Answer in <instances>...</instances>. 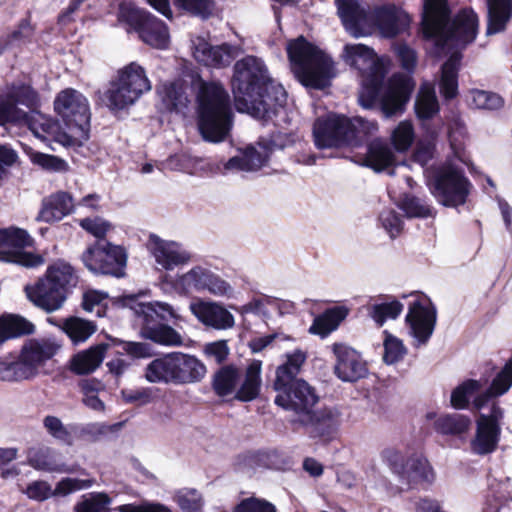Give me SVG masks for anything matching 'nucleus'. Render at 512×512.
I'll list each match as a JSON object with an SVG mask.
<instances>
[{"label": "nucleus", "mask_w": 512, "mask_h": 512, "mask_svg": "<svg viewBox=\"0 0 512 512\" xmlns=\"http://www.w3.org/2000/svg\"><path fill=\"white\" fill-rule=\"evenodd\" d=\"M231 88L238 111H246L256 119L271 120L286 105L284 87L271 77L265 63L256 56L236 61Z\"/></svg>", "instance_id": "f257e3e1"}, {"label": "nucleus", "mask_w": 512, "mask_h": 512, "mask_svg": "<svg viewBox=\"0 0 512 512\" xmlns=\"http://www.w3.org/2000/svg\"><path fill=\"white\" fill-rule=\"evenodd\" d=\"M423 8L422 36L436 47L444 48L450 41L467 45L476 39L479 19L472 9L460 11L450 21L448 0H424Z\"/></svg>", "instance_id": "f03ea898"}, {"label": "nucleus", "mask_w": 512, "mask_h": 512, "mask_svg": "<svg viewBox=\"0 0 512 512\" xmlns=\"http://www.w3.org/2000/svg\"><path fill=\"white\" fill-rule=\"evenodd\" d=\"M233 112L229 93L220 82H202L197 94V124L202 137L223 141L232 126Z\"/></svg>", "instance_id": "7ed1b4c3"}, {"label": "nucleus", "mask_w": 512, "mask_h": 512, "mask_svg": "<svg viewBox=\"0 0 512 512\" xmlns=\"http://www.w3.org/2000/svg\"><path fill=\"white\" fill-rule=\"evenodd\" d=\"M286 51L291 70L304 87L323 90L331 85L334 63L316 45L301 35L288 42Z\"/></svg>", "instance_id": "20e7f679"}, {"label": "nucleus", "mask_w": 512, "mask_h": 512, "mask_svg": "<svg viewBox=\"0 0 512 512\" xmlns=\"http://www.w3.org/2000/svg\"><path fill=\"white\" fill-rule=\"evenodd\" d=\"M116 304L134 310L136 316L141 319L140 334L144 339L167 347L183 345L181 334L169 325V322L176 317L169 304L141 303L134 295L119 297Z\"/></svg>", "instance_id": "39448f33"}, {"label": "nucleus", "mask_w": 512, "mask_h": 512, "mask_svg": "<svg viewBox=\"0 0 512 512\" xmlns=\"http://www.w3.org/2000/svg\"><path fill=\"white\" fill-rule=\"evenodd\" d=\"M376 130V124L361 117L349 118L342 114H329L317 118L314 122V144L318 149L360 146Z\"/></svg>", "instance_id": "423d86ee"}, {"label": "nucleus", "mask_w": 512, "mask_h": 512, "mask_svg": "<svg viewBox=\"0 0 512 512\" xmlns=\"http://www.w3.org/2000/svg\"><path fill=\"white\" fill-rule=\"evenodd\" d=\"M78 277L74 268L67 262L58 260L49 265L42 277L34 284L26 285L24 291L28 300L46 313L60 309Z\"/></svg>", "instance_id": "0eeeda50"}, {"label": "nucleus", "mask_w": 512, "mask_h": 512, "mask_svg": "<svg viewBox=\"0 0 512 512\" xmlns=\"http://www.w3.org/2000/svg\"><path fill=\"white\" fill-rule=\"evenodd\" d=\"M117 20L126 25L128 31L137 33L139 39L152 48H168L170 35L166 23L135 3L121 1L118 4Z\"/></svg>", "instance_id": "6e6552de"}, {"label": "nucleus", "mask_w": 512, "mask_h": 512, "mask_svg": "<svg viewBox=\"0 0 512 512\" xmlns=\"http://www.w3.org/2000/svg\"><path fill=\"white\" fill-rule=\"evenodd\" d=\"M428 187L439 204L456 208L467 202L472 184L462 168L445 163L435 169Z\"/></svg>", "instance_id": "1a4fd4ad"}, {"label": "nucleus", "mask_w": 512, "mask_h": 512, "mask_svg": "<svg viewBox=\"0 0 512 512\" xmlns=\"http://www.w3.org/2000/svg\"><path fill=\"white\" fill-rule=\"evenodd\" d=\"M54 110L75 137L80 141L89 139L91 112L82 93L73 88L60 91L54 100Z\"/></svg>", "instance_id": "9d476101"}, {"label": "nucleus", "mask_w": 512, "mask_h": 512, "mask_svg": "<svg viewBox=\"0 0 512 512\" xmlns=\"http://www.w3.org/2000/svg\"><path fill=\"white\" fill-rule=\"evenodd\" d=\"M34 245V238L26 229L14 225L0 228V263L24 268L42 266L45 263L44 256L26 250Z\"/></svg>", "instance_id": "9b49d317"}, {"label": "nucleus", "mask_w": 512, "mask_h": 512, "mask_svg": "<svg viewBox=\"0 0 512 512\" xmlns=\"http://www.w3.org/2000/svg\"><path fill=\"white\" fill-rule=\"evenodd\" d=\"M84 266L95 275L114 278L126 276L128 254L121 245L109 241H95L81 255Z\"/></svg>", "instance_id": "f8f14e48"}, {"label": "nucleus", "mask_w": 512, "mask_h": 512, "mask_svg": "<svg viewBox=\"0 0 512 512\" xmlns=\"http://www.w3.org/2000/svg\"><path fill=\"white\" fill-rule=\"evenodd\" d=\"M150 89V81L144 68L131 62L118 71L117 80L112 82L107 91L108 106L112 110H122Z\"/></svg>", "instance_id": "ddd939ff"}, {"label": "nucleus", "mask_w": 512, "mask_h": 512, "mask_svg": "<svg viewBox=\"0 0 512 512\" xmlns=\"http://www.w3.org/2000/svg\"><path fill=\"white\" fill-rule=\"evenodd\" d=\"M296 141L293 133H283L273 131L268 136L259 137L257 145L262 151H258L253 146L244 149L242 155L230 158L226 164L228 169H237L242 171H255L265 166L271 154L276 150H283L292 146Z\"/></svg>", "instance_id": "4468645a"}, {"label": "nucleus", "mask_w": 512, "mask_h": 512, "mask_svg": "<svg viewBox=\"0 0 512 512\" xmlns=\"http://www.w3.org/2000/svg\"><path fill=\"white\" fill-rule=\"evenodd\" d=\"M411 296L414 299L408 305L405 323L418 345H425L434 332L437 310L431 299L423 293L416 292Z\"/></svg>", "instance_id": "2eb2a0df"}, {"label": "nucleus", "mask_w": 512, "mask_h": 512, "mask_svg": "<svg viewBox=\"0 0 512 512\" xmlns=\"http://www.w3.org/2000/svg\"><path fill=\"white\" fill-rule=\"evenodd\" d=\"M504 418V409L498 402L491 404L489 414L479 413L476 417V432L471 440V450L477 455L493 453L501 437V422Z\"/></svg>", "instance_id": "dca6fc26"}, {"label": "nucleus", "mask_w": 512, "mask_h": 512, "mask_svg": "<svg viewBox=\"0 0 512 512\" xmlns=\"http://www.w3.org/2000/svg\"><path fill=\"white\" fill-rule=\"evenodd\" d=\"M277 392L274 403L284 410L296 414L299 420L319 402L316 389L305 380L273 387Z\"/></svg>", "instance_id": "f3484780"}, {"label": "nucleus", "mask_w": 512, "mask_h": 512, "mask_svg": "<svg viewBox=\"0 0 512 512\" xmlns=\"http://www.w3.org/2000/svg\"><path fill=\"white\" fill-rule=\"evenodd\" d=\"M59 346L45 339H29L22 346L19 356L14 361V373L18 380L32 379L39 373V368L50 360Z\"/></svg>", "instance_id": "a211bd4d"}, {"label": "nucleus", "mask_w": 512, "mask_h": 512, "mask_svg": "<svg viewBox=\"0 0 512 512\" xmlns=\"http://www.w3.org/2000/svg\"><path fill=\"white\" fill-rule=\"evenodd\" d=\"M335 358L334 375L343 382L355 383L368 374V367L361 354L344 343L331 346Z\"/></svg>", "instance_id": "6ab92c4d"}, {"label": "nucleus", "mask_w": 512, "mask_h": 512, "mask_svg": "<svg viewBox=\"0 0 512 512\" xmlns=\"http://www.w3.org/2000/svg\"><path fill=\"white\" fill-rule=\"evenodd\" d=\"M413 83L403 75H393L385 87L377 108L385 117L403 114L410 99Z\"/></svg>", "instance_id": "aec40b11"}, {"label": "nucleus", "mask_w": 512, "mask_h": 512, "mask_svg": "<svg viewBox=\"0 0 512 512\" xmlns=\"http://www.w3.org/2000/svg\"><path fill=\"white\" fill-rule=\"evenodd\" d=\"M341 412L336 407L312 408L299 422L306 428L310 437L330 441L340 426Z\"/></svg>", "instance_id": "412c9836"}, {"label": "nucleus", "mask_w": 512, "mask_h": 512, "mask_svg": "<svg viewBox=\"0 0 512 512\" xmlns=\"http://www.w3.org/2000/svg\"><path fill=\"white\" fill-rule=\"evenodd\" d=\"M352 161L379 173L396 166V156L387 142L374 138L366 145L365 153H355Z\"/></svg>", "instance_id": "4be33fe9"}, {"label": "nucleus", "mask_w": 512, "mask_h": 512, "mask_svg": "<svg viewBox=\"0 0 512 512\" xmlns=\"http://www.w3.org/2000/svg\"><path fill=\"white\" fill-rule=\"evenodd\" d=\"M409 15L395 4H385L375 9L374 24L385 38H395L410 26Z\"/></svg>", "instance_id": "5701e85b"}, {"label": "nucleus", "mask_w": 512, "mask_h": 512, "mask_svg": "<svg viewBox=\"0 0 512 512\" xmlns=\"http://www.w3.org/2000/svg\"><path fill=\"white\" fill-rule=\"evenodd\" d=\"M337 13L346 31L353 37L367 34L368 14L360 0H336Z\"/></svg>", "instance_id": "b1692460"}, {"label": "nucleus", "mask_w": 512, "mask_h": 512, "mask_svg": "<svg viewBox=\"0 0 512 512\" xmlns=\"http://www.w3.org/2000/svg\"><path fill=\"white\" fill-rule=\"evenodd\" d=\"M399 479L409 489H415L419 486L427 488L433 483L435 474L431 464L423 454L413 453L406 459L403 473H401Z\"/></svg>", "instance_id": "393cba45"}, {"label": "nucleus", "mask_w": 512, "mask_h": 512, "mask_svg": "<svg viewBox=\"0 0 512 512\" xmlns=\"http://www.w3.org/2000/svg\"><path fill=\"white\" fill-rule=\"evenodd\" d=\"M386 69L382 62H375L363 76L359 102L363 108H377L384 91Z\"/></svg>", "instance_id": "a878e982"}, {"label": "nucleus", "mask_w": 512, "mask_h": 512, "mask_svg": "<svg viewBox=\"0 0 512 512\" xmlns=\"http://www.w3.org/2000/svg\"><path fill=\"white\" fill-rule=\"evenodd\" d=\"M181 283L196 291L209 290L217 295H225L230 290V285L208 269L196 266L182 275Z\"/></svg>", "instance_id": "bb28decb"}, {"label": "nucleus", "mask_w": 512, "mask_h": 512, "mask_svg": "<svg viewBox=\"0 0 512 512\" xmlns=\"http://www.w3.org/2000/svg\"><path fill=\"white\" fill-rule=\"evenodd\" d=\"M191 311L205 326L217 330L234 326V316L220 304L200 301L191 305Z\"/></svg>", "instance_id": "cd10ccee"}, {"label": "nucleus", "mask_w": 512, "mask_h": 512, "mask_svg": "<svg viewBox=\"0 0 512 512\" xmlns=\"http://www.w3.org/2000/svg\"><path fill=\"white\" fill-rule=\"evenodd\" d=\"M74 211L73 197L69 192L57 191L42 200L37 220L54 223Z\"/></svg>", "instance_id": "c85d7f7f"}, {"label": "nucleus", "mask_w": 512, "mask_h": 512, "mask_svg": "<svg viewBox=\"0 0 512 512\" xmlns=\"http://www.w3.org/2000/svg\"><path fill=\"white\" fill-rule=\"evenodd\" d=\"M151 241V252L155 261L165 270H172L189 262L190 254L182 250L178 243L165 241L157 236H152Z\"/></svg>", "instance_id": "c756f323"}, {"label": "nucleus", "mask_w": 512, "mask_h": 512, "mask_svg": "<svg viewBox=\"0 0 512 512\" xmlns=\"http://www.w3.org/2000/svg\"><path fill=\"white\" fill-rule=\"evenodd\" d=\"M177 351L163 354L147 364L145 379L150 383L177 385Z\"/></svg>", "instance_id": "7c9ffc66"}, {"label": "nucleus", "mask_w": 512, "mask_h": 512, "mask_svg": "<svg viewBox=\"0 0 512 512\" xmlns=\"http://www.w3.org/2000/svg\"><path fill=\"white\" fill-rule=\"evenodd\" d=\"M462 54L453 52L441 65L439 92L445 102H450L459 95V71Z\"/></svg>", "instance_id": "2f4dec72"}, {"label": "nucleus", "mask_w": 512, "mask_h": 512, "mask_svg": "<svg viewBox=\"0 0 512 512\" xmlns=\"http://www.w3.org/2000/svg\"><path fill=\"white\" fill-rule=\"evenodd\" d=\"M195 59L212 68L229 66L235 58L234 50L228 43L213 46L206 41L199 42L195 47Z\"/></svg>", "instance_id": "473e14b6"}, {"label": "nucleus", "mask_w": 512, "mask_h": 512, "mask_svg": "<svg viewBox=\"0 0 512 512\" xmlns=\"http://www.w3.org/2000/svg\"><path fill=\"white\" fill-rule=\"evenodd\" d=\"M486 34L504 32L512 19V0H486Z\"/></svg>", "instance_id": "72a5a7b5"}, {"label": "nucleus", "mask_w": 512, "mask_h": 512, "mask_svg": "<svg viewBox=\"0 0 512 512\" xmlns=\"http://www.w3.org/2000/svg\"><path fill=\"white\" fill-rule=\"evenodd\" d=\"M177 385L201 382L206 373L205 364L195 355L177 351Z\"/></svg>", "instance_id": "f704fd0d"}, {"label": "nucleus", "mask_w": 512, "mask_h": 512, "mask_svg": "<svg viewBox=\"0 0 512 512\" xmlns=\"http://www.w3.org/2000/svg\"><path fill=\"white\" fill-rule=\"evenodd\" d=\"M262 362L253 360L245 369L244 378L239 388L235 390L234 399L240 402H251L257 399L261 392Z\"/></svg>", "instance_id": "c9c22d12"}, {"label": "nucleus", "mask_w": 512, "mask_h": 512, "mask_svg": "<svg viewBox=\"0 0 512 512\" xmlns=\"http://www.w3.org/2000/svg\"><path fill=\"white\" fill-rule=\"evenodd\" d=\"M35 332V325L19 314L3 313L0 315V346L6 341Z\"/></svg>", "instance_id": "e433bc0d"}, {"label": "nucleus", "mask_w": 512, "mask_h": 512, "mask_svg": "<svg viewBox=\"0 0 512 512\" xmlns=\"http://www.w3.org/2000/svg\"><path fill=\"white\" fill-rule=\"evenodd\" d=\"M7 98L13 102L15 107L25 106L28 113H39L41 100L39 93L29 83L13 82L6 87Z\"/></svg>", "instance_id": "4c0bfd02"}, {"label": "nucleus", "mask_w": 512, "mask_h": 512, "mask_svg": "<svg viewBox=\"0 0 512 512\" xmlns=\"http://www.w3.org/2000/svg\"><path fill=\"white\" fill-rule=\"evenodd\" d=\"M348 314L349 309L346 306L337 305L327 308L322 314L315 317L309 332L324 338L336 330Z\"/></svg>", "instance_id": "58836bf2"}, {"label": "nucleus", "mask_w": 512, "mask_h": 512, "mask_svg": "<svg viewBox=\"0 0 512 512\" xmlns=\"http://www.w3.org/2000/svg\"><path fill=\"white\" fill-rule=\"evenodd\" d=\"M108 347L109 344L100 343L78 353L71 360V370L78 375L93 372L102 363Z\"/></svg>", "instance_id": "ea45409f"}, {"label": "nucleus", "mask_w": 512, "mask_h": 512, "mask_svg": "<svg viewBox=\"0 0 512 512\" xmlns=\"http://www.w3.org/2000/svg\"><path fill=\"white\" fill-rule=\"evenodd\" d=\"M285 358L286 360L276 369V377L273 382V387L303 380L302 378H298V375L306 362V353L300 349H296L292 353L285 354Z\"/></svg>", "instance_id": "a19ab883"}, {"label": "nucleus", "mask_w": 512, "mask_h": 512, "mask_svg": "<svg viewBox=\"0 0 512 512\" xmlns=\"http://www.w3.org/2000/svg\"><path fill=\"white\" fill-rule=\"evenodd\" d=\"M241 377L240 369L234 364L221 366L213 375L211 386L218 397L235 392Z\"/></svg>", "instance_id": "79ce46f5"}, {"label": "nucleus", "mask_w": 512, "mask_h": 512, "mask_svg": "<svg viewBox=\"0 0 512 512\" xmlns=\"http://www.w3.org/2000/svg\"><path fill=\"white\" fill-rule=\"evenodd\" d=\"M35 33V26L31 23V16L21 19L16 28L3 36H0V56L13 47L31 43Z\"/></svg>", "instance_id": "37998d69"}, {"label": "nucleus", "mask_w": 512, "mask_h": 512, "mask_svg": "<svg viewBox=\"0 0 512 512\" xmlns=\"http://www.w3.org/2000/svg\"><path fill=\"white\" fill-rule=\"evenodd\" d=\"M119 426L120 424L108 425L98 422L87 424L71 423L72 445L75 440H81L89 443L97 442L107 434L115 432Z\"/></svg>", "instance_id": "c03bdc74"}, {"label": "nucleus", "mask_w": 512, "mask_h": 512, "mask_svg": "<svg viewBox=\"0 0 512 512\" xmlns=\"http://www.w3.org/2000/svg\"><path fill=\"white\" fill-rule=\"evenodd\" d=\"M24 124L31 130H37V123L34 116L19 107H15L13 102L7 98L6 93L0 95V125Z\"/></svg>", "instance_id": "a18cd8bd"}, {"label": "nucleus", "mask_w": 512, "mask_h": 512, "mask_svg": "<svg viewBox=\"0 0 512 512\" xmlns=\"http://www.w3.org/2000/svg\"><path fill=\"white\" fill-rule=\"evenodd\" d=\"M274 453L264 450H247L235 457L234 467L237 470L270 469L274 465Z\"/></svg>", "instance_id": "49530a36"}, {"label": "nucleus", "mask_w": 512, "mask_h": 512, "mask_svg": "<svg viewBox=\"0 0 512 512\" xmlns=\"http://www.w3.org/2000/svg\"><path fill=\"white\" fill-rule=\"evenodd\" d=\"M416 116L421 121L432 120L440 112V105L433 87L420 89L414 105Z\"/></svg>", "instance_id": "de8ad7c7"}, {"label": "nucleus", "mask_w": 512, "mask_h": 512, "mask_svg": "<svg viewBox=\"0 0 512 512\" xmlns=\"http://www.w3.org/2000/svg\"><path fill=\"white\" fill-rule=\"evenodd\" d=\"M470 426V417L458 413L442 415L434 421L435 431L442 435H462Z\"/></svg>", "instance_id": "09e8293b"}, {"label": "nucleus", "mask_w": 512, "mask_h": 512, "mask_svg": "<svg viewBox=\"0 0 512 512\" xmlns=\"http://www.w3.org/2000/svg\"><path fill=\"white\" fill-rule=\"evenodd\" d=\"M62 329L74 344L85 342L97 330L94 321L71 316L64 320Z\"/></svg>", "instance_id": "8fccbe9b"}, {"label": "nucleus", "mask_w": 512, "mask_h": 512, "mask_svg": "<svg viewBox=\"0 0 512 512\" xmlns=\"http://www.w3.org/2000/svg\"><path fill=\"white\" fill-rule=\"evenodd\" d=\"M482 388L481 382L476 379H466L456 386L450 396V404L456 410L468 409L471 398Z\"/></svg>", "instance_id": "3c124183"}, {"label": "nucleus", "mask_w": 512, "mask_h": 512, "mask_svg": "<svg viewBox=\"0 0 512 512\" xmlns=\"http://www.w3.org/2000/svg\"><path fill=\"white\" fill-rule=\"evenodd\" d=\"M403 304L397 300L392 299L388 302L376 303L371 306L369 315L375 323L381 327L388 319H396L403 311Z\"/></svg>", "instance_id": "603ef678"}, {"label": "nucleus", "mask_w": 512, "mask_h": 512, "mask_svg": "<svg viewBox=\"0 0 512 512\" xmlns=\"http://www.w3.org/2000/svg\"><path fill=\"white\" fill-rule=\"evenodd\" d=\"M176 10L191 16L208 19L212 16L214 0H172Z\"/></svg>", "instance_id": "864d4df0"}, {"label": "nucleus", "mask_w": 512, "mask_h": 512, "mask_svg": "<svg viewBox=\"0 0 512 512\" xmlns=\"http://www.w3.org/2000/svg\"><path fill=\"white\" fill-rule=\"evenodd\" d=\"M407 218H428L433 215V209L417 196L405 194L398 204Z\"/></svg>", "instance_id": "5fc2aeb1"}, {"label": "nucleus", "mask_w": 512, "mask_h": 512, "mask_svg": "<svg viewBox=\"0 0 512 512\" xmlns=\"http://www.w3.org/2000/svg\"><path fill=\"white\" fill-rule=\"evenodd\" d=\"M111 498L104 492H93L82 499L74 506V512H110L109 504Z\"/></svg>", "instance_id": "6e6d98bb"}, {"label": "nucleus", "mask_w": 512, "mask_h": 512, "mask_svg": "<svg viewBox=\"0 0 512 512\" xmlns=\"http://www.w3.org/2000/svg\"><path fill=\"white\" fill-rule=\"evenodd\" d=\"M347 61L354 67L359 68V62L368 65L370 68L375 62H381L376 58L375 51L364 44H347L345 46Z\"/></svg>", "instance_id": "4d7b16f0"}, {"label": "nucleus", "mask_w": 512, "mask_h": 512, "mask_svg": "<svg viewBox=\"0 0 512 512\" xmlns=\"http://www.w3.org/2000/svg\"><path fill=\"white\" fill-rule=\"evenodd\" d=\"M415 137L413 125L409 121L400 122L393 130L391 143L398 152H406L410 149Z\"/></svg>", "instance_id": "13d9d810"}, {"label": "nucleus", "mask_w": 512, "mask_h": 512, "mask_svg": "<svg viewBox=\"0 0 512 512\" xmlns=\"http://www.w3.org/2000/svg\"><path fill=\"white\" fill-rule=\"evenodd\" d=\"M30 159L33 164L48 172L66 173L69 171L68 163L56 155L42 152H33L30 156Z\"/></svg>", "instance_id": "bf43d9fd"}, {"label": "nucleus", "mask_w": 512, "mask_h": 512, "mask_svg": "<svg viewBox=\"0 0 512 512\" xmlns=\"http://www.w3.org/2000/svg\"><path fill=\"white\" fill-rule=\"evenodd\" d=\"M43 426L53 438L72 446L71 424L64 425L58 417L48 415L43 419Z\"/></svg>", "instance_id": "052dcab7"}, {"label": "nucleus", "mask_w": 512, "mask_h": 512, "mask_svg": "<svg viewBox=\"0 0 512 512\" xmlns=\"http://www.w3.org/2000/svg\"><path fill=\"white\" fill-rule=\"evenodd\" d=\"M187 98L183 89L175 84L170 83L164 86L162 94V103L169 112L179 111L180 108L186 107Z\"/></svg>", "instance_id": "680f3d73"}, {"label": "nucleus", "mask_w": 512, "mask_h": 512, "mask_svg": "<svg viewBox=\"0 0 512 512\" xmlns=\"http://www.w3.org/2000/svg\"><path fill=\"white\" fill-rule=\"evenodd\" d=\"M471 95L472 102L478 109L498 110L504 106V99L495 92L474 89Z\"/></svg>", "instance_id": "e2e57ef3"}, {"label": "nucleus", "mask_w": 512, "mask_h": 512, "mask_svg": "<svg viewBox=\"0 0 512 512\" xmlns=\"http://www.w3.org/2000/svg\"><path fill=\"white\" fill-rule=\"evenodd\" d=\"M233 512H278L276 506L264 498L248 497L242 499Z\"/></svg>", "instance_id": "0e129e2a"}, {"label": "nucleus", "mask_w": 512, "mask_h": 512, "mask_svg": "<svg viewBox=\"0 0 512 512\" xmlns=\"http://www.w3.org/2000/svg\"><path fill=\"white\" fill-rule=\"evenodd\" d=\"M175 500L183 512H202V497L195 489L179 492Z\"/></svg>", "instance_id": "69168bd1"}, {"label": "nucleus", "mask_w": 512, "mask_h": 512, "mask_svg": "<svg viewBox=\"0 0 512 512\" xmlns=\"http://www.w3.org/2000/svg\"><path fill=\"white\" fill-rule=\"evenodd\" d=\"M379 221L392 239L399 236L404 227L401 216L393 209L383 210L379 214Z\"/></svg>", "instance_id": "338daca9"}, {"label": "nucleus", "mask_w": 512, "mask_h": 512, "mask_svg": "<svg viewBox=\"0 0 512 512\" xmlns=\"http://www.w3.org/2000/svg\"><path fill=\"white\" fill-rule=\"evenodd\" d=\"M512 387V371H510L505 365L501 370L494 376L490 385L488 386L489 392L494 397H501L506 394Z\"/></svg>", "instance_id": "774afa93"}]
</instances>
